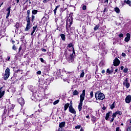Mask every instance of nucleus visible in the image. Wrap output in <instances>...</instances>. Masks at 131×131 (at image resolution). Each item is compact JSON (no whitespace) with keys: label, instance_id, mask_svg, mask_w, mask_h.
Wrapping results in <instances>:
<instances>
[{"label":"nucleus","instance_id":"72a5a7b5","mask_svg":"<svg viewBox=\"0 0 131 131\" xmlns=\"http://www.w3.org/2000/svg\"><path fill=\"white\" fill-rule=\"evenodd\" d=\"M84 77V72L82 71L81 74L80 75V77Z\"/></svg>","mask_w":131,"mask_h":131},{"label":"nucleus","instance_id":"ddd939ff","mask_svg":"<svg viewBox=\"0 0 131 131\" xmlns=\"http://www.w3.org/2000/svg\"><path fill=\"white\" fill-rule=\"evenodd\" d=\"M6 11L8 12L7 15H6V18L8 19L9 18V16H10V14L11 13V6L8 7Z\"/></svg>","mask_w":131,"mask_h":131},{"label":"nucleus","instance_id":"f257e3e1","mask_svg":"<svg viewBox=\"0 0 131 131\" xmlns=\"http://www.w3.org/2000/svg\"><path fill=\"white\" fill-rule=\"evenodd\" d=\"M85 97V90L82 91V93L80 95V103L78 106V110L79 112L81 111L82 109V103L84 100V98Z\"/></svg>","mask_w":131,"mask_h":131},{"label":"nucleus","instance_id":"0eeeda50","mask_svg":"<svg viewBox=\"0 0 131 131\" xmlns=\"http://www.w3.org/2000/svg\"><path fill=\"white\" fill-rule=\"evenodd\" d=\"M69 112H70L72 114H76V111L73 108V106H69Z\"/></svg>","mask_w":131,"mask_h":131},{"label":"nucleus","instance_id":"58836bf2","mask_svg":"<svg viewBox=\"0 0 131 131\" xmlns=\"http://www.w3.org/2000/svg\"><path fill=\"white\" fill-rule=\"evenodd\" d=\"M12 50H14V51H16L17 50V47L15 46V45H13L12 47Z\"/></svg>","mask_w":131,"mask_h":131},{"label":"nucleus","instance_id":"6ab92c4d","mask_svg":"<svg viewBox=\"0 0 131 131\" xmlns=\"http://www.w3.org/2000/svg\"><path fill=\"white\" fill-rule=\"evenodd\" d=\"M112 114L111 112H109L108 113H106V117H105V119L106 120H108L109 119V117L110 116V115Z\"/></svg>","mask_w":131,"mask_h":131},{"label":"nucleus","instance_id":"09e8293b","mask_svg":"<svg viewBox=\"0 0 131 131\" xmlns=\"http://www.w3.org/2000/svg\"><path fill=\"white\" fill-rule=\"evenodd\" d=\"M10 59H11V57H10V56H8L7 57L6 60L7 61H10Z\"/></svg>","mask_w":131,"mask_h":131},{"label":"nucleus","instance_id":"49530a36","mask_svg":"<svg viewBox=\"0 0 131 131\" xmlns=\"http://www.w3.org/2000/svg\"><path fill=\"white\" fill-rule=\"evenodd\" d=\"M37 74H38V75L41 74V71H38V72H37Z\"/></svg>","mask_w":131,"mask_h":131},{"label":"nucleus","instance_id":"aec40b11","mask_svg":"<svg viewBox=\"0 0 131 131\" xmlns=\"http://www.w3.org/2000/svg\"><path fill=\"white\" fill-rule=\"evenodd\" d=\"M69 48H71V50H73V45L72 43H71L70 44H68L67 49H69Z\"/></svg>","mask_w":131,"mask_h":131},{"label":"nucleus","instance_id":"c85d7f7f","mask_svg":"<svg viewBox=\"0 0 131 131\" xmlns=\"http://www.w3.org/2000/svg\"><path fill=\"white\" fill-rule=\"evenodd\" d=\"M34 20H35V16H34V15L32 14V16H31V21H32V22H33V21H34Z\"/></svg>","mask_w":131,"mask_h":131},{"label":"nucleus","instance_id":"ea45409f","mask_svg":"<svg viewBox=\"0 0 131 131\" xmlns=\"http://www.w3.org/2000/svg\"><path fill=\"white\" fill-rule=\"evenodd\" d=\"M82 10H83V11L86 10V6L83 5V6H82Z\"/></svg>","mask_w":131,"mask_h":131},{"label":"nucleus","instance_id":"4be33fe9","mask_svg":"<svg viewBox=\"0 0 131 131\" xmlns=\"http://www.w3.org/2000/svg\"><path fill=\"white\" fill-rule=\"evenodd\" d=\"M70 105V104L67 103L64 105V111H66L67 109H68V107H69V106Z\"/></svg>","mask_w":131,"mask_h":131},{"label":"nucleus","instance_id":"a878e982","mask_svg":"<svg viewBox=\"0 0 131 131\" xmlns=\"http://www.w3.org/2000/svg\"><path fill=\"white\" fill-rule=\"evenodd\" d=\"M59 7H60V5L56 6V8H55L54 10V13L55 15H56V13H57V10H58V8H59Z\"/></svg>","mask_w":131,"mask_h":131},{"label":"nucleus","instance_id":"39448f33","mask_svg":"<svg viewBox=\"0 0 131 131\" xmlns=\"http://www.w3.org/2000/svg\"><path fill=\"white\" fill-rule=\"evenodd\" d=\"M74 54H71L70 57L68 58V61L69 63H72L74 61Z\"/></svg>","mask_w":131,"mask_h":131},{"label":"nucleus","instance_id":"7c9ffc66","mask_svg":"<svg viewBox=\"0 0 131 131\" xmlns=\"http://www.w3.org/2000/svg\"><path fill=\"white\" fill-rule=\"evenodd\" d=\"M116 113L117 114V115H121V114H122V112H121V111H117V112H116Z\"/></svg>","mask_w":131,"mask_h":131},{"label":"nucleus","instance_id":"4c0bfd02","mask_svg":"<svg viewBox=\"0 0 131 131\" xmlns=\"http://www.w3.org/2000/svg\"><path fill=\"white\" fill-rule=\"evenodd\" d=\"M59 100H57L54 101V103H53V104H54V105H57V104H58V103H59Z\"/></svg>","mask_w":131,"mask_h":131},{"label":"nucleus","instance_id":"4d7b16f0","mask_svg":"<svg viewBox=\"0 0 131 131\" xmlns=\"http://www.w3.org/2000/svg\"><path fill=\"white\" fill-rule=\"evenodd\" d=\"M120 130V128L119 127L116 128V131H119Z\"/></svg>","mask_w":131,"mask_h":131},{"label":"nucleus","instance_id":"dca6fc26","mask_svg":"<svg viewBox=\"0 0 131 131\" xmlns=\"http://www.w3.org/2000/svg\"><path fill=\"white\" fill-rule=\"evenodd\" d=\"M65 124H66V123L65 122H62L59 123V127L60 128H62L64 127V126H65Z\"/></svg>","mask_w":131,"mask_h":131},{"label":"nucleus","instance_id":"e433bc0d","mask_svg":"<svg viewBox=\"0 0 131 131\" xmlns=\"http://www.w3.org/2000/svg\"><path fill=\"white\" fill-rule=\"evenodd\" d=\"M90 96L91 98H93V97H94V92L93 91L90 92Z\"/></svg>","mask_w":131,"mask_h":131},{"label":"nucleus","instance_id":"de8ad7c7","mask_svg":"<svg viewBox=\"0 0 131 131\" xmlns=\"http://www.w3.org/2000/svg\"><path fill=\"white\" fill-rule=\"evenodd\" d=\"M127 130V131H131V127L130 126L128 127Z\"/></svg>","mask_w":131,"mask_h":131},{"label":"nucleus","instance_id":"a18cd8bd","mask_svg":"<svg viewBox=\"0 0 131 131\" xmlns=\"http://www.w3.org/2000/svg\"><path fill=\"white\" fill-rule=\"evenodd\" d=\"M22 50V45L20 46L19 48L18 49V52H20V51Z\"/></svg>","mask_w":131,"mask_h":131},{"label":"nucleus","instance_id":"f8f14e48","mask_svg":"<svg viewBox=\"0 0 131 131\" xmlns=\"http://www.w3.org/2000/svg\"><path fill=\"white\" fill-rule=\"evenodd\" d=\"M129 39H130V34L129 33H127L126 37L125 38V41L127 42L129 41Z\"/></svg>","mask_w":131,"mask_h":131},{"label":"nucleus","instance_id":"680f3d73","mask_svg":"<svg viewBox=\"0 0 131 131\" xmlns=\"http://www.w3.org/2000/svg\"><path fill=\"white\" fill-rule=\"evenodd\" d=\"M42 52H47V50L45 49H43L42 50Z\"/></svg>","mask_w":131,"mask_h":131},{"label":"nucleus","instance_id":"69168bd1","mask_svg":"<svg viewBox=\"0 0 131 131\" xmlns=\"http://www.w3.org/2000/svg\"><path fill=\"white\" fill-rule=\"evenodd\" d=\"M83 128L81 127L80 131H84Z\"/></svg>","mask_w":131,"mask_h":131},{"label":"nucleus","instance_id":"6e6552de","mask_svg":"<svg viewBox=\"0 0 131 131\" xmlns=\"http://www.w3.org/2000/svg\"><path fill=\"white\" fill-rule=\"evenodd\" d=\"M120 64V61L118 58H115L114 60V66H118Z\"/></svg>","mask_w":131,"mask_h":131},{"label":"nucleus","instance_id":"393cba45","mask_svg":"<svg viewBox=\"0 0 131 131\" xmlns=\"http://www.w3.org/2000/svg\"><path fill=\"white\" fill-rule=\"evenodd\" d=\"M27 23L30 22V15H27L26 17Z\"/></svg>","mask_w":131,"mask_h":131},{"label":"nucleus","instance_id":"a211bd4d","mask_svg":"<svg viewBox=\"0 0 131 131\" xmlns=\"http://www.w3.org/2000/svg\"><path fill=\"white\" fill-rule=\"evenodd\" d=\"M68 51H69V52H71V53H72V54H75V51H74V48H73V50L71 49V48H67Z\"/></svg>","mask_w":131,"mask_h":131},{"label":"nucleus","instance_id":"473e14b6","mask_svg":"<svg viewBox=\"0 0 131 131\" xmlns=\"http://www.w3.org/2000/svg\"><path fill=\"white\" fill-rule=\"evenodd\" d=\"M36 115H38V114L37 113H35V114L32 115L31 116H32H32H34V118H36L37 117V116H36Z\"/></svg>","mask_w":131,"mask_h":131},{"label":"nucleus","instance_id":"37998d69","mask_svg":"<svg viewBox=\"0 0 131 131\" xmlns=\"http://www.w3.org/2000/svg\"><path fill=\"white\" fill-rule=\"evenodd\" d=\"M27 15H30V10H28L27 11Z\"/></svg>","mask_w":131,"mask_h":131},{"label":"nucleus","instance_id":"9d476101","mask_svg":"<svg viewBox=\"0 0 131 131\" xmlns=\"http://www.w3.org/2000/svg\"><path fill=\"white\" fill-rule=\"evenodd\" d=\"M123 84L124 85H125V87L126 88V89H128V88H129L130 84H129V83H128V82L127 78H126L125 81L123 83Z\"/></svg>","mask_w":131,"mask_h":131},{"label":"nucleus","instance_id":"20e7f679","mask_svg":"<svg viewBox=\"0 0 131 131\" xmlns=\"http://www.w3.org/2000/svg\"><path fill=\"white\" fill-rule=\"evenodd\" d=\"M72 22H73V18L72 17V16H70L67 19V24L70 25V26L71 25H72Z\"/></svg>","mask_w":131,"mask_h":131},{"label":"nucleus","instance_id":"c03bdc74","mask_svg":"<svg viewBox=\"0 0 131 131\" xmlns=\"http://www.w3.org/2000/svg\"><path fill=\"white\" fill-rule=\"evenodd\" d=\"M40 60L42 63H43L45 62V60H43V58H40Z\"/></svg>","mask_w":131,"mask_h":131},{"label":"nucleus","instance_id":"0e129e2a","mask_svg":"<svg viewBox=\"0 0 131 131\" xmlns=\"http://www.w3.org/2000/svg\"><path fill=\"white\" fill-rule=\"evenodd\" d=\"M86 118H88V119H90V116L89 115L86 116Z\"/></svg>","mask_w":131,"mask_h":131},{"label":"nucleus","instance_id":"bf43d9fd","mask_svg":"<svg viewBox=\"0 0 131 131\" xmlns=\"http://www.w3.org/2000/svg\"><path fill=\"white\" fill-rule=\"evenodd\" d=\"M101 73H102V74H104V73H105V71L104 70H103L102 71H101Z\"/></svg>","mask_w":131,"mask_h":131},{"label":"nucleus","instance_id":"f03ea898","mask_svg":"<svg viewBox=\"0 0 131 131\" xmlns=\"http://www.w3.org/2000/svg\"><path fill=\"white\" fill-rule=\"evenodd\" d=\"M96 100H99V101H103L105 99V95L104 94L97 92L95 94Z\"/></svg>","mask_w":131,"mask_h":131},{"label":"nucleus","instance_id":"8fccbe9b","mask_svg":"<svg viewBox=\"0 0 131 131\" xmlns=\"http://www.w3.org/2000/svg\"><path fill=\"white\" fill-rule=\"evenodd\" d=\"M31 92H32V93H33V96H34V93L36 92V91L33 90V89H32Z\"/></svg>","mask_w":131,"mask_h":131},{"label":"nucleus","instance_id":"cd10ccee","mask_svg":"<svg viewBox=\"0 0 131 131\" xmlns=\"http://www.w3.org/2000/svg\"><path fill=\"white\" fill-rule=\"evenodd\" d=\"M60 36L62 40H65V35L63 34H61Z\"/></svg>","mask_w":131,"mask_h":131},{"label":"nucleus","instance_id":"f704fd0d","mask_svg":"<svg viewBox=\"0 0 131 131\" xmlns=\"http://www.w3.org/2000/svg\"><path fill=\"white\" fill-rule=\"evenodd\" d=\"M115 102H114L111 105V109H114V107H115Z\"/></svg>","mask_w":131,"mask_h":131},{"label":"nucleus","instance_id":"5701e85b","mask_svg":"<svg viewBox=\"0 0 131 131\" xmlns=\"http://www.w3.org/2000/svg\"><path fill=\"white\" fill-rule=\"evenodd\" d=\"M79 94V92L77 91V90H75L74 92H73V96H77Z\"/></svg>","mask_w":131,"mask_h":131},{"label":"nucleus","instance_id":"2f4dec72","mask_svg":"<svg viewBox=\"0 0 131 131\" xmlns=\"http://www.w3.org/2000/svg\"><path fill=\"white\" fill-rule=\"evenodd\" d=\"M127 71H128V69H127V68H125L123 70V73H127Z\"/></svg>","mask_w":131,"mask_h":131},{"label":"nucleus","instance_id":"423d86ee","mask_svg":"<svg viewBox=\"0 0 131 131\" xmlns=\"http://www.w3.org/2000/svg\"><path fill=\"white\" fill-rule=\"evenodd\" d=\"M125 101L127 104H129L131 102V96L130 95H127L125 98Z\"/></svg>","mask_w":131,"mask_h":131},{"label":"nucleus","instance_id":"864d4df0","mask_svg":"<svg viewBox=\"0 0 131 131\" xmlns=\"http://www.w3.org/2000/svg\"><path fill=\"white\" fill-rule=\"evenodd\" d=\"M12 106V107H10L11 108V109H14V107H15V105H12V104H10V106Z\"/></svg>","mask_w":131,"mask_h":131},{"label":"nucleus","instance_id":"4468645a","mask_svg":"<svg viewBox=\"0 0 131 131\" xmlns=\"http://www.w3.org/2000/svg\"><path fill=\"white\" fill-rule=\"evenodd\" d=\"M3 87L0 88V99H2L5 95V91H2Z\"/></svg>","mask_w":131,"mask_h":131},{"label":"nucleus","instance_id":"3c124183","mask_svg":"<svg viewBox=\"0 0 131 131\" xmlns=\"http://www.w3.org/2000/svg\"><path fill=\"white\" fill-rule=\"evenodd\" d=\"M114 118H115L113 117L111 119V120H110L111 122H113V121H114Z\"/></svg>","mask_w":131,"mask_h":131},{"label":"nucleus","instance_id":"338daca9","mask_svg":"<svg viewBox=\"0 0 131 131\" xmlns=\"http://www.w3.org/2000/svg\"><path fill=\"white\" fill-rule=\"evenodd\" d=\"M40 82H41V80H39V84L41 83Z\"/></svg>","mask_w":131,"mask_h":131},{"label":"nucleus","instance_id":"2eb2a0df","mask_svg":"<svg viewBox=\"0 0 131 131\" xmlns=\"http://www.w3.org/2000/svg\"><path fill=\"white\" fill-rule=\"evenodd\" d=\"M111 73H113V69H107L106 70V75H109V74H111Z\"/></svg>","mask_w":131,"mask_h":131},{"label":"nucleus","instance_id":"c756f323","mask_svg":"<svg viewBox=\"0 0 131 131\" xmlns=\"http://www.w3.org/2000/svg\"><path fill=\"white\" fill-rule=\"evenodd\" d=\"M99 27H100V26H99L98 25H97L94 28V30L96 31V30H98L99 29Z\"/></svg>","mask_w":131,"mask_h":131},{"label":"nucleus","instance_id":"e2e57ef3","mask_svg":"<svg viewBox=\"0 0 131 131\" xmlns=\"http://www.w3.org/2000/svg\"><path fill=\"white\" fill-rule=\"evenodd\" d=\"M70 106H71L72 107V101H70Z\"/></svg>","mask_w":131,"mask_h":131},{"label":"nucleus","instance_id":"774afa93","mask_svg":"<svg viewBox=\"0 0 131 131\" xmlns=\"http://www.w3.org/2000/svg\"><path fill=\"white\" fill-rule=\"evenodd\" d=\"M117 71H118V69H117L115 70V72H117Z\"/></svg>","mask_w":131,"mask_h":131},{"label":"nucleus","instance_id":"5fc2aeb1","mask_svg":"<svg viewBox=\"0 0 131 131\" xmlns=\"http://www.w3.org/2000/svg\"><path fill=\"white\" fill-rule=\"evenodd\" d=\"M122 57H125V56H126V55L125 54V53H122Z\"/></svg>","mask_w":131,"mask_h":131},{"label":"nucleus","instance_id":"6e6d98bb","mask_svg":"<svg viewBox=\"0 0 131 131\" xmlns=\"http://www.w3.org/2000/svg\"><path fill=\"white\" fill-rule=\"evenodd\" d=\"M92 120H94V121H95V120H96V117H92Z\"/></svg>","mask_w":131,"mask_h":131},{"label":"nucleus","instance_id":"bb28decb","mask_svg":"<svg viewBox=\"0 0 131 131\" xmlns=\"http://www.w3.org/2000/svg\"><path fill=\"white\" fill-rule=\"evenodd\" d=\"M124 3L125 4H127V5H129V6L131 5V2H130V1H124Z\"/></svg>","mask_w":131,"mask_h":131},{"label":"nucleus","instance_id":"13d9d810","mask_svg":"<svg viewBox=\"0 0 131 131\" xmlns=\"http://www.w3.org/2000/svg\"><path fill=\"white\" fill-rule=\"evenodd\" d=\"M123 68H124V67L121 66V67H120L121 70H123Z\"/></svg>","mask_w":131,"mask_h":131},{"label":"nucleus","instance_id":"b1692460","mask_svg":"<svg viewBox=\"0 0 131 131\" xmlns=\"http://www.w3.org/2000/svg\"><path fill=\"white\" fill-rule=\"evenodd\" d=\"M38 11H37V10H33L32 11V15H36V14H37Z\"/></svg>","mask_w":131,"mask_h":131},{"label":"nucleus","instance_id":"9b49d317","mask_svg":"<svg viewBox=\"0 0 131 131\" xmlns=\"http://www.w3.org/2000/svg\"><path fill=\"white\" fill-rule=\"evenodd\" d=\"M27 25H26V27L25 29V31H28V30H29V29H30V28H31V24L30 22L29 23H27Z\"/></svg>","mask_w":131,"mask_h":131},{"label":"nucleus","instance_id":"052dcab7","mask_svg":"<svg viewBox=\"0 0 131 131\" xmlns=\"http://www.w3.org/2000/svg\"><path fill=\"white\" fill-rule=\"evenodd\" d=\"M107 12V8H104L103 12Z\"/></svg>","mask_w":131,"mask_h":131},{"label":"nucleus","instance_id":"1a4fd4ad","mask_svg":"<svg viewBox=\"0 0 131 131\" xmlns=\"http://www.w3.org/2000/svg\"><path fill=\"white\" fill-rule=\"evenodd\" d=\"M18 102L21 106H23V105H24V104H25V102L24 101V99H23L22 98H20L19 99H18Z\"/></svg>","mask_w":131,"mask_h":131},{"label":"nucleus","instance_id":"7ed1b4c3","mask_svg":"<svg viewBox=\"0 0 131 131\" xmlns=\"http://www.w3.org/2000/svg\"><path fill=\"white\" fill-rule=\"evenodd\" d=\"M10 75H11L10 69H9V68H7L5 70V74H4V80H8V78L10 77Z\"/></svg>","mask_w":131,"mask_h":131},{"label":"nucleus","instance_id":"603ef678","mask_svg":"<svg viewBox=\"0 0 131 131\" xmlns=\"http://www.w3.org/2000/svg\"><path fill=\"white\" fill-rule=\"evenodd\" d=\"M119 37H123V34L121 33L119 35Z\"/></svg>","mask_w":131,"mask_h":131},{"label":"nucleus","instance_id":"c9c22d12","mask_svg":"<svg viewBox=\"0 0 131 131\" xmlns=\"http://www.w3.org/2000/svg\"><path fill=\"white\" fill-rule=\"evenodd\" d=\"M20 26V24L19 23H16V24L15 25L16 28L18 29L19 28V26Z\"/></svg>","mask_w":131,"mask_h":131},{"label":"nucleus","instance_id":"a19ab883","mask_svg":"<svg viewBox=\"0 0 131 131\" xmlns=\"http://www.w3.org/2000/svg\"><path fill=\"white\" fill-rule=\"evenodd\" d=\"M80 127H81V125H77L75 127V128L76 129H79V128H80Z\"/></svg>","mask_w":131,"mask_h":131},{"label":"nucleus","instance_id":"f3484780","mask_svg":"<svg viewBox=\"0 0 131 131\" xmlns=\"http://www.w3.org/2000/svg\"><path fill=\"white\" fill-rule=\"evenodd\" d=\"M37 28V26H35L34 27H33V31L32 32V33H31V35H33V33H34V32H35V31L36 30V29Z\"/></svg>","mask_w":131,"mask_h":131},{"label":"nucleus","instance_id":"79ce46f5","mask_svg":"<svg viewBox=\"0 0 131 131\" xmlns=\"http://www.w3.org/2000/svg\"><path fill=\"white\" fill-rule=\"evenodd\" d=\"M116 115H117L116 113L115 112V113H114V114H113V117L114 118H115V117H116Z\"/></svg>","mask_w":131,"mask_h":131},{"label":"nucleus","instance_id":"412c9836","mask_svg":"<svg viewBox=\"0 0 131 131\" xmlns=\"http://www.w3.org/2000/svg\"><path fill=\"white\" fill-rule=\"evenodd\" d=\"M114 10L116 13H117V14H119L120 13V9H119L118 7L115 8Z\"/></svg>","mask_w":131,"mask_h":131}]
</instances>
